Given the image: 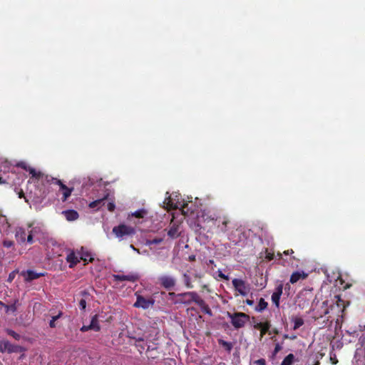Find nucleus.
I'll return each mask as SVG.
<instances>
[{"label":"nucleus","mask_w":365,"mask_h":365,"mask_svg":"<svg viewBox=\"0 0 365 365\" xmlns=\"http://www.w3.org/2000/svg\"><path fill=\"white\" fill-rule=\"evenodd\" d=\"M51 184H55L58 185L60 187V190H63V197H62V201L65 202L67 200V199L71 196L73 187H68L66 185H64L61 180L53 178L51 175H47L45 177V179L43 180V183H42L43 185H51Z\"/></svg>","instance_id":"nucleus-1"},{"label":"nucleus","mask_w":365,"mask_h":365,"mask_svg":"<svg viewBox=\"0 0 365 365\" xmlns=\"http://www.w3.org/2000/svg\"><path fill=\"white\" fill-rule=\"evenodd\" d=\"M227 316L231 319V324L235 329L243 327L250 319L249 315L243 312H227Z\"/></svg>","instance_id":"nucleus-2"},{"label":"nucleus","mask_w":365,"mask_h":365,"mask_svg":"<svg viewBox=\"0 0 365 365\" xmlns=\"http://www.w3.org/2000/svg\"><path fill=\"white\" fill-rule=\"evenodd\" d=\"M113 233L116 237L123 240L128 236H133L135 234V230L131 226L125 224H120L115 226L112 230Z\"/></svg>","instance_id":"nucleus-3"},{"label":"nucleus","mask_w":365,"mask_h":365,"mask_svg":"<svg viewBox=\"0 0 365 365\" xmlns=\"http://www.w3.org/2000/svg\"><path fill=\"white\" fill-rule=\"evenodd\" d=\"M322 311L318 315H316L315 318L319 319L324 315L328 314L330 312L329 310H336L338 312H343L344 309V302L339 298L336 304L331 305L329 309L328 305V301H324L322 302Z\"/></svg>","instance_id":"nucleus-4"},{"label":"nucleus","mask_w":365,"mask_h":365,"mask_svg":"<svg viewBox=\"0 0 365 365\" xmlns=\"http://www.w3.org/2000/svg\"><path fill=\"white\" fill-rule=\"evenodd\" d=\"M16 166L28 171L31 175V178L36 180L37 182H40L41 184L43 183L45 177L47 175L41 173V171L36 170V169L29 166L25 162H19L16 164Z\"/></svg>","instance_id":"nucleus-5"},{"label":"nucleus","mask_w":365,"mask_h":365,"mask_svg":"<svg viewBox=\"0 0 365 365\" xmlns=\"http://www.w3.org/2000/svg\"><path fill=\"white\" fill-rule=\"evenodd\" d=\"M158 282L160 286L167 290H172L177 284L176 279L170 275H162L158 277Z\"/></svg>","instance_id":"nucleus-6"},{"label":"nucleus","mask_w":365,"mask_h":365,"mask_svg":"<svg viewBox=\"0 0 365 365\" xmlns=\"http://www.w3.org/2000/svg\"><path fill=\"white\" fill-rule=\"evenodd\" d=\"M195 292H187L184 293H180L177 294V297L178 298L176 303L182 304L185 305H190L192 302H195V298L196 296Z\"/></svg>","instance_id":"nucleus-7"},{"label":"nucleus","mask_w":365,"mask_h":365,"mask_svg":"<svg viewBox=\"0 0 365 365\" xmlns=\"http://www.w3.org/2000/svg\"><path fill=\"white\" fill-rule=\"evenodd\" d=\"M154 304L155 300L153 298L145 299L143 296L138 294L137 295L136 301L134 303L133 307L136 308L147 309L150 307L153 306Z\"/></svg>","instance_id":"nucleus-8"},{"label":"nucleus","mask_w":365,"mask_h":365,"mask_svg":"<svg viewBox=\"0 0 365 365\" xmlns=\"http://www.w3.org/2000/svg\"><path fill=\"white\" fill-rule=\"evenodd\" d=\"M21 346L19 345H14L11 344L8 340H2L0 342V351L4 352L7 351L8 353H17L21 351Z\"/></svg>","instance_id":"nucleus-9"},{"label":"nucleus","mask_w":365,"mask_h":365,"mask_svg":"<svg viewBox=\"0 0 365 365\" xmlns=\"http://www.w3.org/2000/svg\"><path fill=\"white\" fill-rule=\"evenodd\" d=\"M219 216L215 212L211 211L203 210L201 215V219L203 222L210 223L216 225Z\"/></svg>","instance_id":"nucleus-10"},{"label":"nucleus","mask_w":365,"mask_h":365,"mask_svg":"<svg viewBox=\"0 0 365 365\" xmlns=\"http://www.w3.org/2000/svg\"><path fill=\"white\" fill-rule=\"evenodd\" d=\"M197 306L200 307L202 312L206 314H208L209 316L212 315V312L211 309L210 308L209 305L205 302L204 299H202L200 296L196 293V296L195 298L194 302Z\"/></svg>","instance_id":"nucleus-11"},{"label":"nucleus","mask_w":365,"mask_h":365,"mask_svg":"<svg viewBox=\"0 0 365 365\" xmlns=\"http://www.w3.org/2000/svg\"><path fill=\"white\" fill-rule=\"evenodd\" d=\"M197 306L200 307L202 312L206 314H208L209 316L212 315V312L211 309L210 308L209 305L205 302L204 299H202L200 296L196 293V296L195 298L194 302Z\"/></svg>","instance_id":"nucleus-12"},{"label":"nucleus","mask_w":365,"mask_h":365,"mask_svg":"<svg viewBox=\"0 0 365 365\" xmlns=\"http://www.w3.org/2000/svg\"><path fill=\"white\" fill-rule=\"evenodd\" d=\"M232 283L235 290L237 291L241 295L245 296L247 294V289L245 281L240 279H234Z\"/></svg>","instance_id":"nucleus-13"},{"label":"nucleus","mask_w":365,"mask_h":365,"mask_svg":"<svg viewBox=\"0 0 365 365\" xmlns=\"http://www.w3.org/2000/svg\"><path fill=\"white\" fill-rule=\"evenodd\" d=\"M230 222V219L227 216H219L217 222V228L219 232H226L227 230V227L229 223Z\"/></svg>","instance_id":"nucleus-14"},{"label":"nucleus","mask_w":365,"mask_h":365,"mask_svg":"<svg viewBox=\"0 0 365 365\" xmlns=\"http://www.w3.org/2000/svg\"><path fill=\"white\" fill-rule=\"evenodd\" d=\"M283 292V284H279L275 288V291L272 294V302L276 306V307L279 308V300L280 297L282 294Z\"/></svg>","instance_id":"nucleus-15"},{"label":"nucleus","mask_w":365,"mask_h":365,"mask_svg":"<svg viewBox=\"0 0 365 365\" xmlns=\"http://www.w3.org/2000/svg\"><path fill=\"white\" fill-rule=\"evenodd\" d=\"M355 365H365V346L356 349L354 354Z\"/></svg>","instance_id":"nucleus-16"},{"label":"nucleus","mask_w":365,"mask_h":365,"mask_svg":"<svg viewBox=\"0 0 365 365\" xmlns=\"http://www.w3.org/2000/svg\"><path fill=\"white\" fill-rule=\"evenodd\" d=\"M113 277L115 281H128L135 282L139 279V276L137 274H130L128 275L124 274H113Z\"/></svg>","instance_id":"nucleus-17"},{"label":"nucleus","mask_w":365,"mask_h":365,"mask_svg":"<svg viewBox=\"0 0 365 365\" xmlns=\"http://www.w3.org/2000/svg\"><path fill=\"white\" fill-rule=\"evenodd\" d=\"M307 277L308 274L305 273L304 271H296L291 274L289 282L291 284H295L301 279H305Z\"/></svg>","instance_id":"nucleus-18"},{"label":"nucleus","mask_w":365,"mask_h":365,"mask_svg":"<svg viewBox=\"0 0 365 365\" xmlns=\"http://www.w3.org/2000/svg\"><path fill=\"white\" fill-rule=\"evenodd\" d=\"M168 235L172 239L178 238L180 236L179 225L175 223L170 225Z\"/></svg>","instance_id":"nucleus-19"},{"label":"nucleus","mask_w":365,"mask_h":365,"mask_svg":"<svg viewBox=\"0 0 365 365\" xmlns=\"http://www.w3.org/2000/svg\"><path fill=\"white\" fill-rule=\"evenodd\" d=\"M66 261L69 263L70 268H73L79 262L78 257L73 251L66 256Z\"/></svg>","instance_id":"nucleus-20"},{"label":"nucleus","mask_w":365,"mask_h":365,"mask_svg":"<svg viewBox=\"0 0 365 365\" xmlns=\"http://www.w3.org/2000/svg\"><path fill=\"white\" fill-rule=\"evenodd\" d=\"M63 214L68 221H73L78 218L79 215L77 211L74 210H68L63 212Z\"/></svg>","instance_id":"nucleus-21"},{"label":"nucleus","mask_w":365,"mask_h":365,"mask_svg":"<svg viewBox=\"0 0 365 365\" xmlns=\"http://www.w3.org/2000/svg\"><path fill=\"white\" fill-rule=\"evenodd\" d=\"M15 237L18 242H24L26 237V230L22 227L18 228L15 233Z\"/></svg>","instance_id":"nucleus-22"},{"label":"nucleus","mask_w":365,"mask_h":365,"mask_svg":"<svg viewBox=\"0 0 365 365\" xmlns=\"http://www.w3.org/2000/svg\"><path fill=\"white\" fill-rule=\"evenodd\" d=\"M43 276H45V273H43V272L37 273L33 270H28L27 271V277L26 278V280L28 282H30V281L38 279Z\"/></svg>","instance_id":"nucleus-23"},{"label":"nucleus","mask_w":365,"mask_h":365,"mask_svg":"<svg viewBox=\"0 0 365 365\" xmlns=\"http://www.w3.org/2000/svg\"><path fill=\"white\" fill-rule=\"evenodd\" d=\"M107 197H108V195L101 199H98V200H94V201L90 202L89 205H88L89 207L92 208V209L97 208V210H98L100 207H101L102 205H104V201L107 198Z\"/></svg>","instance_id":"nucleus-24"},{"label":"nucleus","mask_w":365,"mask_h":365,"mask_svg":"<svg viewBox=\"0 0 365 365\" xmlns=\"http://www.w3.org/2000/svg\"><path fill=\"white\" fill-rule=\"evenodd\" d=\"M267 306L268 303L263 298H260L258 304L255 308V310L257 312H262L267 309Z\"/></svg>","instance_id":"nucleus-25"},{"label":"nucleus","mask_w":365,"mask_h":365,"mask_svg":"<svg viewBox=\"0 0 365 365\" xmlns=\"http://www.w3.org/2000/svg\"><path fill=\"white\" fill-rule=\"evenodd\" d=\"M89 325L91 326V330H94L96 331H100L101 327L98 324V316L96 314L92 317Z\"/></svg>","instance_id":"nucleus-26"},{"label":"nucleus","mask_w":365,"mask_h":365,"mask_svg":"<svg viewBox=\"0 0 365 365\" xmlns=\"http://www.w3.org/2000/svg\"><path fill=\"white\" fill-rule=\"evenodd\" d=\"M182 278H183L184 284L187 288H188V289L193 288V284L191 282V278L187 273L183 274Z\"/></svg>","instance_id":"nucleus-27"},{"label":"nucleus","mask_w":365,"mask_h":365,"mask_svg":"<svg viewBox=\"0 0 365 365\" xmlns=\"http://www.w3.org/2000/svg\"><path fill=\"white\" fill-rule=\"evenodd\" d=\"M147 210L145 209H140L135 211L134 212H132L131 216L140 219L143 218L147 215Z\"/></svg>","instance_id":"nucleus-28"},{"label":"nucleus","mask_w":365,"mask_h":365,"mask_svg":"<svg viewBox=\"0 0 365 365\" xmlns=\"http://www.w3.org/2000/svg\"><path fill=\"white\" fill-rule=\"evenodd\" d=\"M81 259H82L83 262H85V264H87L89 262H92L94 259L89 252H82L81 256Z\"/></svg>","instance_id":"nucleus-29"},{"label":"nucleus","mask_w":365,"mask_h":365,"mask_svg":"<svg viewBox=\"0 0 365 365\" xmlns=\"http://www.w3.org/2000/svg\"><path fill=\"white\" fill-rule=\"evenodd\" d=\"M294 356L293 354H289L282 361L281 365H292L294 361Z\"/></svg>","instance_id":"nucleus-30"},{"label":"nucleus","mask_w":365,"mask_h":365,"mask_svg":"<svg viewBox=\"0 0 365 365\" xmlns=\"http://www.w3.org/2000/svg\"><path fill=\"white\" fill-rule=\"evenodd\" d=\"M163 237H154L153 239L147 240L146 245L151 246L153 245H158L163 241Z\"/></svg>","instance_id":"nucleus-31"},{"label":"nucleus","mask_w":365,"mask_h":365,"mask_svg":"<svg viewBox=\"0 0 365 365\" xmlns=\"http://www.w3.org/2000/svg\"><path fill=\"white\" fill-rule=\"evenodd\" d=\"M218 343L220 345L222 346L228 352H230L232 349V344L231 342L226 341L223 339H219Z\"/></svg>","instance_id":"nucleus-32"},{"label":"nucleus","mask_w":365,"mask_h":365,"mask_svg":"<svg viewBox=\"0 0 365 365\" xmlns=\"http://www.w3.org/2000/svg\"><path fill=\"white\" fill-rule=\"evenodd\" d=\"M62 315H63V312H59L57 315L52 317L51 319L49 322V327L51 328H55L56 327V321L58 320L59 318H61L62 317Z\"/></svg>","instance_id":"nucleus-33"},{"label":"nucleus","mask_w":365,"mask_h":365,"mask_svg":"<svg viewBox=\"0 0 365 365\" xmlns=\"http://www.w3.org/2000/svg\"><path fill=\"white\" fill-rule=\"evenodd\" d=\"M271 327L270 322L267 321L264 322V326L262 327V329L260 330V336L261 338L264 336L268 331Z\"/></svg>","instance_id":"nucleus-34"},{"label":"nucleus","mask_w":365,"mask_h":365,"mask_svg":"<svg viewBox=\"0 0 365 365\" xmlns=\"http://www.w3.org/2000/svg\"><path fill=\"white\" fill-rule=\"evenodd\" d=\"M294 327L293 329L296 330L304 324V320L301 317H296L293 320Z\"/></svg>","instance_id":"nucleus-35"},{"label":"nucleus","mask_w":365,"mask_h":365,"mask_svg":"<svg viewBox=\"0 0 365 365\" xmlns=\"http://www.w3.org/2000/svg\"><path fill=\"white\" fill-rule=\"evenodd\" d=\"M6 332L7 333V334L12 336L14 339H16L17 341L20 340V339H21V335L12 329H6Z\"/></svg>","instance_id":"nucleus-36"},{"label":"nucleus","mask_w":365,"mask_h":365,"mask_svg":"<svg viewBox=\"0 0 365 365\" xmlns=\"http://www.w3.org/2000/svg\"><path fill=\"white\" fill-rule=\"evenodd\" d=\"M5 308H6V312H15L17 310L16 302L12 304H10V305H5Z\"/></svg>","instance_id":"nucleus-37"},{"label":"nucleus","mask_w":365,"mask_h":365,"mask_svg":"<svg viewBox=\"0 0 365 365\" xmlns=\"http://www.w3.org/2000/svg\"><path fill=\"white\" fill-rule=\"evenodd\" d=\"M274 252H269L268 249L265 250V259L268 261H271L274 259Z\"/></svg>","instance_id":"nucleus-38"},{"label":"nucleus","mask_w":365,"mask_h":365,"mask_svg":"<svg viewBox=\"0 0 365 365\" xmlns=\"http://www.w3.org/2000/svg\"><path fill=\"white\" fill-rule=\"evenodd\" d=\"M14 242L12 240H4L3 245L5 247L9 248L14 246Z\"/></svg>","instance_id":"nucleus-39"},{"label":"nucleus","mask_w":365,"mask_h":365,"mask_svg":"<svg viewBox=\"0 0 365 365\" xmlns=\"http://www.w3.org/2000/svg\"><path fill=\"white\" fill-rule=\"evenodd\" d=\"M86 307V301L84 299H81L79 302V308L81 310H85Z\"/></svg>","instance_id":"nucleus-40"},{"label":"nucleus","mask_w":365,"mask_h":365,"mask_svg":"<svg viewBox=\"0 0 365 365\" xmlns=\"http://www.w3.org/2000/svg\"><path fill=\"white\" fill-rule=\"evenodd\" d=\"M281 349H282V346L279 345V344H276L275 346H274V349L272 352L273 356H274Z\"/></svg>","instance_id":"nucleus-41"},{"label":"nucleus","mask_w":365,"mask_h":365,"mask_svg":"<svg viewBox=\"0 0 365 365\" xmlns=\"http://www.w3.org/2000/svg\"><path fill=\"white\" fill-rule=\"evenodd\" d=\"M359 343L361 344V347L365 346V334H362L359 339Z\"/></svg>","instance_id":"nucleus-42"},{"label":"nucleus","mask_w":365,"mask_h":365,"mask_svg":"<svg viewBox=\"0 0 365 365\" xmlns=\"http://www.w3.org/2000/svg\"><path fill=\"white\" fill-rule=\"evenodd\" d=\"M218 277L222 279L228 280L229 277L228 276L223 274L220 270H218Z\"/></svg>","instance_id":"nucleus-43"},{"label":"nucleus","mask_w":365,"mask_h":365,"mask_svg":"<svg viewBox=\"0 0 365 365\" xmlns=\"http://www.w3.org/2000/svg\"><path fill=\"white\" fill-rule=\"evenodd\" d=\"M255 364L256 365H266V361H265V359H259L258 360H256L255 361Z\"/></svg>","instance_id":"nucleus-44"},{"label":"nucleus","mask_w":365,"mask_h":365,"mask_svg":"<svg viewBox=\"0 0 365 365\" xmlns=\"http://www.w3.org/2000/svg\"><path fill=\"white\" fill-rule=\"evenodd\" d=\"M80 330H81L82 332L88 331V330H91V326H90V325H83V326H82V327L80 329Z\"/></svg>","instance_id":"nucleus-45"},{"label":"nucleus","mask_w":365,"mask_h":365,"mask_svg":"<svg viewBox=\"0 0 365 365\" xmlns=\"http://www.w3.org/2000/svg\"><path fill=\"white\" fill-rule=\"evenodd\" d=\"M115 208V205L113 202H109L108 204V210L109 211L113 212V211H114Z\"/></svg>","instance_id":"nucleus-46"},{"label":"nucleus","mask_w":365,"mask_h":365,"mask_svg":"<svg viewBox=\"0 0 365 365\" xmlns=\"http://www.w3.org/2000/svg\"><path fill=\"white\" fill-rule=\"evenodd\" d=\"M264 322H259L254 325V328L257 329L261 330L262 327L264 326Z\"/></svg>","instance_id":"nucleus-47"},{"label":"nucleus","mask_w":365,"mask_h":365,"mask_svg":"<svg viewBox=\"0 0 365 365\" xmlns=\"http://www.w3.org/2000/svg\"><path fill=\"white\" fill-rule=\"evenodd\" d=\"M26 241L30 243V244H32L34 242V240H33V235H32V233L31 232L29 234V235L27 236V238H26Z\"/></svg>","instance_id":"nucleus-48"},{"label":"nucleus","mask_w":365,"mask_h":365,"mask_svg":"<svg viewBox=\"0 0 365 365\" xmlns=\"http://www.w3.org/2000/svg\"><path fill=\"white\" fill-rule=\"evenodd\" d=\"M15 274H16V273L14 271L9 274V277H8V281L9 282H12V280L14 279Z\"/></svg>","instance_id":"nucleus-49"},{"label":"nucleus","mask_w":365,"mask_h":365,"mask_svg":"<svg viewBox=\"0 0 365 365\" xmlns=\"http://www.w3.org/2000/svg\"><path fill=\"white\" fill-rule=\"evenodd\" d=\"M323 356L324 355L322 354H319L318 355H317L315 358V360H317V361L314 365H319V358L322 359Z\"/></svg>","instance_id":"nucleus-50"},{"label":"nucleus","mask_w":365,"mask_h":365,"mask_svg":"<svg viewBox=\"0 0 365 365\" xmlns=\"http://www.w3.org/2000/svg\"><path fill=\"white\" fill-rule=\"evenodd\" d=\"M330 360H331L332 364H336L338 362V360L336 359V356H334V357L331 356Z\"/></svg>","instance_id":"nucleus-51"},{"label":"nucleus","mask_w":365,"mask_h":365,"mask_svg":"<svg viewBox=\"0 0 365 365\" xmlns=\"http://www.w3.org/2000/svg\"><path fill=\"white\" fill-rule=\"evenodd\" d=\"M245 303L247 304V305H250V306H252L254 304V301L252 300V299H246L245 300Z\"/></svg>","instance_id":"nucleus-52"},{"label":"nucleus","mask_w":365,"mask_h":365,"mask_svg":"<svg viewBox=\"0 0 365 365\" xmlns=\"http://www.w3.org/2000/svg\"><path fill=\"white\" fill-rule=\"evenodd\" d=\"M293 253H294V251L292 249L291 250H288L284 252V254L286 255H292Z\"/></svg>","instance_id":"nucleus-53"},{"label":"nucleus","mask_w":365,"mask_h":365,"mask_svg":"<svg viewBox=\"0 0 365 365\" xmlns=\"http://www.w3.org/2000/svg\"><path fill=\"white\" fill-rule=\"evenodd\" d=\"M18 195H19V198H22V197H24V192L22 190H21L19 192H18Z\"/></svg>","instance_id":"nucleus-54"},{"label":"nucleus","mask_w":365,"mask_h":365,"mask_svg":"<svg viewBox=\"0 0 365 365\" xmlns=\"http://www.w3.org/2000/svg\"><path fill=\"white\" fill-rule=\"evenodd\" d=\"M347 333H348L349 335L354 336L355 334H356L357 331H356V330H354V331H347Z\"/></svg>","instance_id":"nucleus-55"},{"label":"nucleus","mask_w":365,"mask_h":365,"mask_svg":"<svg viewBox=\"0 0 365 365\" xmlns=\"http://www.w3.org/2000/svg\"><path fill=\"white\" fill-rule=\"evenodd\" d=\"M202 289L207 290L208 292H210L209 287H208V285H207V284H203V285L202 286Z\"/></svg>","instance_id":"nucleus-56"},{"label":"nucleus","mask_w":365,"mask_h":365,"mask_svg":"<svg viewBox=\"0 0 365 365\" xmlns=\"http://www.w3.org/2000/svg\"><path fill=\"white\" fill-rule=\"evenodd\" d=\"M189 260H190V262L195 261V255H190V256H189Z\"/></svg>","instance_id":"nucleus-57"},{"label":"nucleus","mask_w":365,"mask_h":365,"mask_svg":"<svg viewBox=\"0 0 365 365\" xmlns=\"http://www.w3.org/2000/svg\"><path fill=\"white\" fill-rule=\"evenodd\" d=\"M177 294H175V292H169V293H168V295H169L170 297H177Z\"/></svg>","instance_id":"nucleus-58"},{"label":"nucleus","mask_w":365,"mask_h":365,"mask_svg":"<svg viewBox=\"0 0 365 365\" xmlns=\"http://www.w3.org/2000/svg\"><path fill=\"white\" fill-rule=\"evenodd\" d=\"M215 262L213 259H209L207 262V264H214Z\"/></svg>","instance_id":"nucleus-59"},{"label":"nucleus","mask_w":365,"mask_h":365,"mask_svg":"<svg viewBox=\"0 0 365 365\" xmlns=\"http://www.w3.org/2000/svg\"><path fill=\"white\" fill-rule=\"evenodd\" d=\"M289 289H290V285H289V283H287V284H285L284 289H285V290H287V289H288V290H289Z\"/></svg>","instance_id":"nucleus-60"},{"label":"nucleus","mask_w":365,"mask_h":365,"mask_svg":"<svg viewBox=\"0 0 365 365\" xmlns=\"http://www.w3.org/2000/svg\"><path fill=\"white\" fill-rule=\"evenodd\" d=\"M136 341H143L144 339L142 337L134 338Z\"/></svg>","instance_id":"nucleus-61"},{"label":"nucleus","mask_w":365,"mask_h":365,"mask_svg":"<svg viewBox=\"0 0 365 365\" xmlns=\"http://www.w3.org/2000/svg\"><path fill=\"white\" fill-rule=\"evenodd\" d=\"M6 183V180H3L1 177H0V184H4Z\"/></svg>","instance_id":"nucleus-62"},{"label":"nucleus","mask_w":365,"mask_h":365,"mask_svg":"<svg viewBox=\"0 0 365 365\" xmlns=\"http://www.w3.org/2000/svg\"><path fill=\"white\" fill-rule=\"evenodd\" d=\"M195 278H201L202 277V275L200 274H195Z\"/></svg>","instance_id":"nucleus-63"},{"label":"nucleus","mask_w":365,"mask_h":365,"mask_svg":"<svg viewBox=\"0 0 365 365\" xmlns=\"http://www.w3.org/2000/svg\"><path fill=\"white\" fill-rule=\"evenodd\" d=\"M197 227H198L199 230H201L202 228V227L200 224H197ZM203 229L205 230V227H203Z\"/></svg>","instance_id":"nucleus-64"}]
</instances>
